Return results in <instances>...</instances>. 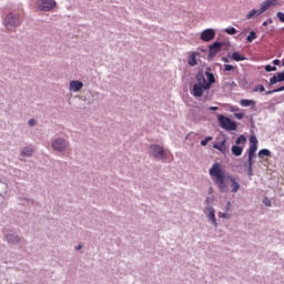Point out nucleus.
<instances>
[{"label": "nucleus", "mask_w": 284, "mask_h": 284, "mask_svg": "<svg viewBox=\"0 0 284 284\" xmlns=\"http://www.w3.org/2000/svg\"><path fill=\"white\" fill-rule=\"evenodd\" d=\"M230 205H231V203L227 202V206H226V210H227V211H230Z\"/></svg>", "instance_id": "a19ab883"}, {"label": "nucleus", "mask_w": 284, "mask_h": 284, "mask_svg": "<svg viewBox=\"0 0 284 284\" xmlns=\"http://www.w3.org/2000/svg\"><path fill=\"white\" fill-rule=\"evenodd\" d=\"M210 141H212V136H206L204 140L201 141V145L205 148V145H207Z\"/></svg>", "instance_id": "c85d7f7f"}, {"label": "nucleus", "mask_w": 284, "mask_h": 284, "mask_svg": "<svg viewBox=\"0 0 284 284\" xmlns=\"http://www.w3.org/2000/svg\"><path fill=\"white\" fill-rule=\"evenodd\" d=\"M256 39V31H251L250 34L246 37L247 43H252Z\"/></svg>", "instance_id": "393cba45"}, {"label": "nucleus", "mask_w": 284, "mask_h": 284, "mask_svg": "<svg viewBox=\"0 0 284 284\" xmlns=\"http://www.w3.org/2000/svg\"><path fill=\"white\" fill-rule=\"evenodd\" d=\"M201 53L199 52H191L187 58V63L191 67L196 65L199 62L196 61V57H199Z\"/></svg>", "instance_id": "ddd939ff"}, {"label": "nucleus", "mask_w": 284, "mask_h": 284, "mask_svg": "<svg viewBox=\"0 0 284 284\" xmlns=\"http://www.w3.org/2000/svg\"><path fill=\"white\" fill-rule=\"evenodd\" d=\"M7 241H8L9 243H12V235H7Z\"/></svg>", "instance_id": "4c0bfd02"}, {"label": "nucleus", "mask_w": 284, "mask_h": 284, "mask_svg": "<svg viewBox=\"0 0 284 284\" xmlns=\"http://www.w3.org/2000/svg\"><path fill=\"white\" fill-rule=\"evenodd\" d=\"M230 181L232 183V192L233 193L239 192V190H241V184H239V182H236L234 178H230Z\"/></svg>", "instance_id": "aec40b11"}, {"label": "nucleus", "mask_w": 284, "mask_h": 284, "mask_svg": "<svg viewBox=\"0 0 284 284\" xmlns=\"http://www.w3.org/2000/svg\"><path fill=\"white\" fill-rule=\"evenodd\" d=\"M224 31L226 34H236V29L234 27L226 28Z\"/></svg>", "instance_id": "cd10ccee"}, {"label": "nucleus", "mask_w": 284, "mask_h": 284, "mask_svg": "<svg viewBox=\"0 0 284 284\" xmlns=\"http://www.w3.org/2000/svg\"><path fill=\"white\" fill-rule=\"evenodd\" d=\"M214 37H216V33L214 32L213 29H205L201 33V40L205 42L212 41Z\"/></svg>", "instance_id": "1a4fd4ad"}, {"label": "nucleus", "mask_w": 284, "mask_h": 284, "mask_svg": "<svg viewBox=\"0 0 284 284\" xmlns=\"http://www.w3.org/2000/svg\"><path fill=\"white\" fill-rule=\"evenodd\" d=\"M29 125H31V126L37 125V121H36L34 119H31V120L29 121Z\"/></svg>", "instance_id": "f704fd0d"}, {"label": "nucleus", "mask_w": 284, "mask_h": 284, "mask_svg": "<svg viewBox=\"0 0 284 284\" xmlns=\"http://www.w3.org/2000/svg\"><path fill=\"white\" fill-rule=\"evenodd\" d=\"M250 148H248V161H247V175L254 176V170L252 169L254 166V159H256V151L258 150V139L256 136L252 135L250 138Z\"/></svg>", "instance_id": "7ed1b4c3"}, {"label": "nucleus", "mask_w": 284, "mask_h": 284, "mask_svg": "<svg viewBox=\"0 0 284 284\" xmlns=\"http://www.w3.org/2000/svg\"><path fill=\"white\" fill-rule=\"evenodd\" d=\"M34 152V149H32V146H26L21 154L22 156H30L32 153Z\"/></svg>", "instance_id": "412c9836"}, {"label": "nucleus", "mask_w": 284, "mask_h": 284, "mask_svg": "<svg viewBox=\"0 0 284 284\" xmlns=\"http://www.w3.org/2000/svg\"><path fill=\"white\" fill-rule=\"evenodd\" d=\"M257 156L262 161H265V156L271 158L272 156V152L270 150H267V149H262V150L258 151Z\"/></svg>", "instance_id": "f3484780"}, {"label": "nucleus", "mask_w": 284, "mask_h": 284, "mask_svg": "<svg viewBox=\"0 0 284 284\" xmlns=\"http://www.w3.org/2000/svg\"><path fill=\"white\" fill-rule=\"evenodd\" d=\"M253 92H265V87H263V84H257Z\"/></svg>", "instance_id": "bb28decb"}, {"label": "nucleus", "mask_w": 284, "mask_h": 284, "mask_svg": "<svg viewBox=\"0 0 284 284\" xmlns=\"http://www.w3.org/2000/svg\"><path fill=\"white\" fill-rule=\"evenodd\" d=\"M220 216L222 219H230V214H227V213H220Z\"/></svg>", "instance_id": "72a5a7b5"}, {"label": "nucleus", "mask_w": 284, "mask_h": 284, "mask_svg": "<svg viewBox=\"0 0 284 284\" xmlns=\"http://www.w3.org/2000/svg\"><path fill=\"white\" fill-rule=\"evenodd\" d=\"M245 143H247V139L245 138V135H240L235 141L236 145H245Z\"/></svg>", "instance_id": "5701e85b"}, {"label": "nucleus", "mask_w": 284, "mask_h": 284, "mask_svg": "<svg viewBox=\"0 0 284 284\" xmlns=\"http://www.w3.org/2000/svg\"><path fill=\"white\" fill-rule=\"evenodd\" d=\"M281 81H284V72L278 73L277 75H274L270 80V85H275V83H278Z\"/></svg>", "instance_id": "dca6fc26"}, {"label": "nucleus", "mask_w": 284, "mask_h": 284, "mask_svg": "<svg viewBox=\"0 0 284 284\" xmlns=\"http://www.w3.org/2000/svg\"><path fill=\"white\" fill-rule=\"evenodd\" d=\"M38 8L43 12H50L53 8H57L55 0H38Z\"/></svg>", "instance_id": "423d86ee"}, {"label": "nucleus", "mask_w": 284, "mask_h": 284, "mask_svg": "<svg viewBox=\"0 0 284 284\" xmlns=\"http://www.w3.org/2000/svg\"><path fill=\"white\" fill-rule=\"evenodd\" d=\"M150 154L152 156H155V159H164L165 158V151L163 150V148H161L159 145H151Z\"/></svg>", "instance_id": "0eeeda50"}, {"label": "nucleus", "mask_w": 284, "mask_h": 284, "mask_svg": "<svg viewBox=\"0 0 284 284\" xmlns=\"http://www.w3.org/2000/svg\"><path fill=\"white\" fill-rule=\"evenodd\" d=\"M214 150L223 152L225 150V141H222L220 144H213Z\"/></svg>", "instance_id": "b1692460"}, {"label": "nucleus", "mask_w": 284, "mask_h": 284, "mask_svg": "<svg viewBox=\"0 0 284 284\" xmlns=\"http://www.w3.org/2000/svg\"><path fill=\"white\" fill-rule=\"evenodd\" d=\"M232 59L233 61H245V57H243L241 53L239 52H233L232 53Z\"/></svg>", "instance_id": "4be33fe9"}, {"label": "nucleus", "mask_w": 284, "mask_h": 284, "mask_svg": "<svg viewBox=\"0 0 284 284\" xmlns=\"http://www.w3.org/2000/svg\"><path fill=\"white\" fill-rule=\"evenodd\" d=\"M263 203L266 207H272V201L268 197H264Z\"/></svg>", "instance_id": "7c9ffc66"}, {"label": "nucleus", "mask_w": 284, "mask_h": 284, "mask_svg": "<svg viewBox=\"0 0 284 284\" xmlns=\"http://www.w3.org/2000/svg\"><path fill=\"white\" fill-rule=\"evenodd\" d=\"M267 23H272V19H268V20L264 21L263 26L265 27V26H267Z\"/></svg>", "instance_id": "e433bc0d"}, {"label": "nucleus", "mask_w": 284, "mask_h": 284, "mask_svg": "<svg viewBox=\"0 0 284 284\" xmlns=\"http://www.w3.org/2000/svg\"><path fill=\"white\" fill-rule=\"evenodd\" d=\"M277 19L284 23V13L283 12H277Z\"/></svg>", "instance_id": "2f4dec72"}, {"label": "nucleus", "mask_w": 284, "mask_h": 284, "mask_svg": "<svg viewBox=\"0 0 284 284\" xmlns=\"http://www.w3.org/2000/svg\"><path fill=\"white\" fill-rule=\"evenodd\" d=\"M21 24V18L19 14L9 13L4 19V26L8 30H12V28H17V26Z\"/></svg>", "instance_id": "20e7f679"}, {"label": "nucleus", "mask_w": 284, "mask_h": 284, "mask_svg": "<svg viewBox=\"0 0 284 284\" xmlns=\"http://www.w3.org/2000/svg\"><path fill=\"white\" fill-rule=\"evenodd\" d=\"M282 65H284V59H283V61H282Z\"/></svg>", "instance_id": "37998d69"}, {"label": "nucleus", "mask_w": 284, "mask_h": 284, "mask_svg": "<svg viewBox=\"0 0 284 284\" xmlns=\"http://www.w3.org/2000/svg\"><path fill=\"white\" fill-rule=\"evenodd\" d=\"M210 176L215 181L216 185L220 187V190L225 189V171L223 170V166L221 163H214L212 168L209 171Z\"/></svg>", "instance_id": "f03ea898"}, {"label": "nucleus", "mask_w": 284, "mask_h": 284, "mask_svg": "<svg viewBox=\"0 0 284 284\" xmlns=\"http://www.w3.org/2000/svg\"><path fill=\"white\" fill-rule=\"evenodd\" d=\"M263 10L267 12L272 6H278V0H265L263 3Z\"/></svg>", "instance_id": "4468645a"}, {"label": "nucleus", "mask_w": 284, "mask_h": 284, "mask_svg": "<svg viewBox=\"0 0 284 284\" xmlns=\"http://www.w3.org/2000/svg\"><path fill=\"white\" fill-rule=\"evenodd\" d=\"M221 48H223V43L214 42L210 45V57H216L219 52H221Z\"/></svg>", "instance_id": "9d476101"}, {"label": "nucleus", "mask_w": 284, "mask_h": 284, "mask_svg": "<svg viewBox=\"0 0 284 284\" xmlns=\"http://www.w3.org/2000/svg\"><path fill=\"white\" fill-rule=\"evenodd\" d=\"M225 70L230 71V70H234V67L230 65V64H226L225 65Z\"/></svg>", "instance_id": "c9c22d12"}, {"label": "nucleus", "mask_w": 284, "mask_h": 284, "mask_svg": "<svg viewBox=\"0 0 284 284\" xmlns=\"http://www.w3.org/2000/svg\"><path fill=\"white\" fill-rule=\"evenodd\" d=\"M210 110L211 111H216V110H219V106H211Z\"/></svg>", "instance_id": "ea45409f"}, {"label": "nucleus", "mask_w": 284, "mask_h": 284, "mask_svg": "<svg viewBox=\"0 0 284 284\" xmlns=\"http://www.w3.org/2000/svg\"><path fill=\"white\" fill-rule=\"evenodd\" d=\"M234 116H235V119L241 120V119H243L244 114L243 113H234Z\"/></svg>", "instance_id": "473e14b6"}, {"label": "nucleus", "mask_w": 284, "mask_h": 284, "mask_svg": "<svg viewBox=\"0 0 284 284\" xmlns=\"http://www.w3.org/2000/svg\"><path fill=\"white\" fill-rule=\"evenodd\" d=\"M283 91H284V85H283V87H280V88H277V89H274V90H272V91H266L265 94H266V95H270V94H274V93H276V92H283Z\"/></svg>", "instance_id": "a878e982"}, {"label": "nucleus", "mask_w": 284, "mask_h": 284, "mask_svg": "<svg viewBox=\"0 0 284 284\" xmlns=\"http://www.w3.org/2000/svg\"><path fill=\"white\" fill-rule=\"evenodd\" d=\"M264 70L266 72H275L276 67H272V65L267 64V65L264 67Z\"/></svg>", "instance_id": "c756f323"}, {"label": "nucleus", "mask_w": 284, "mask_h": 284, "mask_svg": "<svg viewBox=\"0 0 284 284\" xmlns=\"http://www.w3.org/2000/svg\"><path fill=\"white\" fill-rule=\"evenodd\" d=\"M207 219H210L211 223L214 224V226L216 227V216L214 215V209L213 207H207Z\"/></svg>", "instance_id": "6ab92c4d"}, {"label": "nucleus", "mask_w": 284, "mask_h": 284, "mask_svg": "<svg viewBox=\"0 0 284 284\" xmlns=\"http://www.w3.org/2000/svg\"><path fill=\"white\" fill-rule=\"evenodd\" d=\"M52 148L57 152H64V150L68 148V142H65V140L63 139H57L52 143Z\"/></svg>", "instance_id": "6e6552de"}, {"label": "nucleus", "mask_w": 284, "mask_h": 284, "mask_svg": "<svg viewBox=\"0 0 284 284\" xmlns=\"http://www.w3.org/2000/svg\"><path fill=\"white\" fill-rule=\"evenodd\" d=\"M263 12H266V11L263 10V4H261V8L258 10L256 9L251 10L248 14H246V19H252L253 17H261Z\"/></svg>", "instance_id": "f8f14e48"}, {"label": "nucleus", "mask_w": 284, "mask_h": 284, "mask_svg": "<svg viewBox=\"0 0 284 284\" xmlns=\"http://www.w3.org/2000/svg\"><path fill=\"white\" fill-rule=\"evenodd\" d=\"M81 88H83V82H81V81H71L69 84V90L71 92H79V90H81Z\"/></svg>", "instance_id": "9b49d317"}, {"label": "nucleus", "mask_w": 284, "mask_h": 284, "mask_svg": "<svg viewBox=\"0 0 284 284\" xmlns=\"http://www.w3.org/2000/svg\"><path fill=\"white\" fill-rule=\"evenodd\" d=\"M214 74L210 72L197 73L196 74V83L193 84V89L191 94L199 99L205 94V90H210L212 83H214Z\"/></svg>", "instance_id": "f257e3e1"}, {"label": "nucleus", "mask_w": 284, "mask_h": 284, "mask_svg": "<svg viewBox=\"0 0 284 284\" xmlns=\"http://www.w3.org/2000/svg\"><path fill=\"white\" fill-rule=\"evenodd\" d=\"M240 105L242 108H250V106L251 108H256V101L243 99V100L240 101Z\"/></svg>", "instance_id": "2eb2a0df"}, {"label": "nucleus", "mask_w": 284, "mask_h": 284, "mask_svg": "<svg viewBox=\"0 0 284 284\" xmlns=\"http://www.w3.org/2000/svg\"><path fill=\"white\" fill-rule=\"evenodd\" d=\"M219 123L223 130L234 131L236 130V122L225 115H219Z\"/></svg>", "instance_id": "39448f33"}, {"label": "nucleus", "mask_w": 284, "mask_h": 284, "mask_svg": "<svg viewBox=\"0 0 284 284\" xmlns=\"http://www.w3.org/2000/svg\"><path fill=\"white\" fill-rule=\"evenodd\" d=\"M273 63L274 65H278L281 63V60H274Z\"/></svg>", "instance_id": "58836bf2"}, {"label": "nucleus", "mask_w": 284, "mask_h": 284, "mask_svg": "<svg viewBox=\"0 0 284 284\" xmlns=\"http://www.w3.org/2000/svg\"><path fill=\"white\" fill-rule=\"evenodd\" d=\"M231 152L234 156H241V154H243V146L233 145Z\"/></svg>", "instance_id": "a211bd4d"}, {"label": "nucleus", "mask_w": 284, "mask_h": 284, "mask_svg": "<svg viewBox=\"0 0 284 284\" xmlns=\"http://www.w3.org/2000/svg\"><path fill=\"white\" fill-rule=\"evenodd\" d=\"M83 246L82 245H79L75 250H81Z\"/></svg>", "instance_id": "79ce46f5"}]
</instances>
